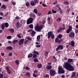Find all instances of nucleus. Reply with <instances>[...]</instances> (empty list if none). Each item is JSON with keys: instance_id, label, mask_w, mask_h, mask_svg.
<instances>
[{"instance_id": "obj_37", "label": "nucleus", "mask_w": 78, "mask_h": 78, "mask_svg": "<svg viewBox=\"0 0 78 78\" xmlns=\"http://www.w3.org/2000/svg\"><path fill=\"white\" fill-rule=\"evenodd\" d=\"M34 54H36V55H39V52L38 51H36L34 50Z\"/></svg>"}, {"instance_id": "obj_17", "label": "nucleus", "mask_w": 78, "mask_h": 78, "mask_svg": "<svg viewBox=\"0 0 78 78\" xmlns=\"http://www.w3.org/2000/svg\"><path fill=\"white\" fill-rule=\"evenodd\" d=\"M3 24L6 28H8L9 27V24L8 23H4Z\"/></svg>"}, {"instance_id": "obj_31", "label": "nucleus", "mask_w": 78, "mask_h": 78, "mask_svg": "<svg viewBox=\"0 0 78 78\" xmlns=\"http://www.w3.org/2000/svg\"><path fill=\"white\" fill-rule=\"evenodd\" d=\"M27 39H28L29 41H31V37H26Z\"/></svg>"}, {"instance_id": "obj_29", "label": "nucleus", "mask_w": 78, "mask_h": 78, "mask_svg": "<svg viewBox=\"0 0 78 78\" xmlns=\"http://www.w3.org/2000/svg\"><path fill=\"white\" fill-rule=\"evenodd\" d=\"M34 12L35 14H37V9H35L34 10Z\"/></svg>"}, {"instance_id": "obj_58", "label": "nucleus", "mask_w": 78, "mask_h": 78, "mask_svg": "<svg viewBox=\"0 0 78 78\" xmlns=\"http://www.w3.org/2000/svg\"><path fill=\"white\" fill-rule=\"evenodd\" d=\"M9 55L10 56H12V53L10 52L9 53Z\"/></svg>"}, {"instance_id": "obj_21", "label": "nucleus", "mask_w": 78, "mask_h": 78, "mask_svg": "<svg viewBox=\"0 0 78 78\" xmlns=\"http://www.w3.org/2000/svg\"><path fill=\"white\" fill-rule=\"evenodd\" d=\"M25 20H20V23H26Z\"/></svg>"}, {"instance_id": "obj_47", "label": "nucleus", "mask_w": 78, "mask_h": 78, "mask_svg": "<svg viewBox=\"0 0 78 78\" xmlns=\"http://www.w3.org/2000/svg\"><path fill=\"white\" fill-rule=\"evenodd\" d=\"M48 55V52L47 51L45 52V56H47V55Z\"/></svg>"}, {"instance_id": "obj_43", "label": "nucleus", "mask_w": 78, "mask_h": 78, "mask_svg": "<svg viewBox=\"0 0 78 78\" xmlns=\"http://www.w3.org/2000/svg\"><path fill=\"white\" fill-rule=\"evenodd\" d=\"M17 36L18 38H19L20 39V38H22V37H21V36H20V34H18L17 35Z\"/></svg>"}, {"instance_id": "obj_51", "label": "nucleus", "mask_w": 78, "mask_h": 78, "mask_svg": "<svg viewBox=\"0 0 78 78\" xmlns=\"http://www.w3.org/2000/svg\"><path fill=\"white\" fill-rule=\"evenodd\" d=\"M59 50V46H58V47L56 48V51H58Z\"/></svg>"}, {"instance_id": "obj_1", "label": "nucleus", "mask_w": 78, "mask_h": 78, "mask_svg": "<svg viewBox=\"0 0 78 78\" xmlns=\"http://www.w3.org/2000/svg\"><path fill=\"white\" fill-rule=\"evenodd\" d=\"M63 66L67 70H68L69 71H73L74 70L73 66L71 65L70 64L67 62L64 63L63 65Z\"/></svg>"}, {"instance_id": "obj_28", "label": "nucleus", "mask_w": 78, "mask_h": 78, "mask_svg": "<svg viewBox=\"0 0 78 78\" xmlns=\"http://www.w3.org/2000/svg\"><path fill=\"white\" fill-rule=\"evenodd\" d=\"M29 27L30 28H31L32 29V28H33V25L32 24L29 25Z\"/></svg>"}, {"instance_id": "obj_38", "label": "nucleus", "mask_w": 78, "mask_h": 78, "mask_svg": "<svg viewBox=\"0 0 78 78\" xmlns=\"http://www.w3.org/2000/svg\"><path fill=\"white\" fill-rule=\"evenodd\" d=\"M1 8L5 9H6V6L5 5H2L1 6Z\"/></svg>"}, {"instance_id": "obj_44", "label": "nucleus", "mask_w": 78, "mask_h": 78, "mask_svg": "<svg viewBox=\"0 0 78 78\" xmlns=\"http://www.w3.org/2000/svg\"><path fill=\"white\" fill-rule=\"evenodd\" d=\"M36 14L38 16H41L42 15V13H37Z\"/></svg>"}, {"instance_id": "obj_10", "label": "nucleus", "mask_w": 78, "mask_h": 78, "mask_svg": "<svg viewBox=\"0 0 78 78\" xmlns=\"http://www.w3.org/2000/svg\"><path fill=\"white\" fill-rule=\"evenodd\" d=\"M69 44L71 45L72 47H73L75 46V42H74L73 40H72L71 41V42H69Z\"/></svg>"}, {"instance_id": "obj_14", "label": "nucleus", "mask_w": 78, "mask_h": 78, "mask_svg": "<svg viewBox=\"0 0 78 78\" xmlns=\"http://www.w3.org/2000/svg\"><path fill=\"white\" fill-rule=\"evenodd\" d=\"M16 27L18 28H19V27H20L22 26V24H20V23L19 22L17 23L16 24Z\"/></svg>"}, {"instance_id": "obj_41", "label": "nucleus", "mask_w": 78, "mask_h": 78, "mask_svg": "<svg viewBox=\"0 0 78 78\" xmlns=\"http://www.w3.org/2000/svg\"><path fill=\"white\" fill-rule=\"evenodd\" d=\"M63 4L64 5H68L69 2L67 1H65L63 2Z\"/></svg>"}, {"instance_id": "obj_16", "label": "nucleus", "mask_w": 78, "mask_h": 78, "mask_svg": "<svg viewBox=\"0 0 78 78\" xmlns=\"http://www.w3.org/2000/svg\"><path fill=\"white\" fill-rule=\"evenodd\" d=\"M6 48L8 50H12V47L11 46L7 47Z\"/></svg>"}, {"instance_id": "obj_48", "label": "nucleus", "mask_w": 78, "mask_h": 78, "mask_svg": "<svg viewBox=\"0 0 78 78\" xmlns=\"http://www.w3.org/2000/svg\"><path fill=\"white\" fill-rule=\"evenodd\" d=\"M35 46L37 48H39L41 47V45L39 44L36 45Z\"/></svg>"}, {"instance_id": "obj_22", "label": "nucleus", "mask_w": 78, "mask_h": 78, "mask_svg": "<svg viewBox=\"0 0 78 78\" xmlns=\"http://www.w3.org/2000/svg\"><path fill=\"white\" fill-rule=\"evenodd\" d=\"M36 34V32L32 30L31 33V34L32 35H33L34 36V35Z\"/></svg>"}, {"instance_id": "obj_50", "label": "nucleus", "mask_w": 78, "mask_h": 78, "mask_svg": "<svg viewBox=\"0 0 78 78\" xmlns=\"http://www.w3.org/2000/svg\"><path fill=\"white\" fill-rule=\"evenodd\" d=\"M28 42V40H27L24 41V44H27V43Z\"/></svg>"}, {"instance_id": "obj_55", "label": "nucleus", "mask_w": 78, "mask_h": 78, "mask_svg": "<svg viewBox=\"0 0 78 78\" xmlns=\"http://www.w3.org/2000/svg\"><path fill=\"white\" fill-rule=\"evenodd\" d=\"M5 69H6V70H7V71L8 70H9V68L8 66L6 67Z\"/></svg>"}, {"instance_id": "obj_54", "label": "nucleus", "mask_w": 78, "mask_h": 78, "mask_svg": "<svg viewBox=\"0 0 78 78\" xmlns=\"http://www.w3.org/2000/svg\"><path fill=\"white\" fill-rule=\"evenodd\" d=\"M34 1L35 3V4H36V3H39V2H38V0H34Z\"/></svg>"}, {"instance_id": "obj_24", "label": "nucleus", "mask_w": 78, "mask_h": 78, "mask_svg": "<svg viewBox=\"0 0 78 78\" xmlns=\"http://www.w3.org/2000/svg\"><path fill=\"white\" fill-rule=\"evenodd\" d=\"M58 46L59 49H61V50L63 49V46L60 45Z\"/></svg>"}, {"instance_id": "obj_13", "label": "nucleus", "mask_w": 78, "mask_h": 78, "mask_svg": "<svg viewBox=\"0 0 78 78\" xmlns=\"http://www.w3.org/2000/svg\"><path fill=\"white\" fill-rule=\"evenodd\" d=\"M47 69L48 70H50L52 68V66L51 65H48L46 67Z\"/></svg>"}, {"instance_id": "obj_34", "label": "nucleus", "mask_w": 78, "mask_h": 78, "mask_svg": "<svg viewBox=\"0 0 78 78\" xmlns=\"http://www.w3.org/2000/svg\"><path fill=\"white\" fill-rule=\"evenodd\" d=\"M40 35H38L37 36V42H39V39H40Z\"/></svg>"}, {"instance_id": "obj_8", "label": "nucleus", "mask_w": 78, "mask_h": 78, "mask_svg": "<svg viewBox=\"0 0 78 78\" xmlns=\"http://www.w3.org/2000/svg\"><path fill=\"white\" fill-rule=\"evenodd\" d=\"M72 27L71 26H69V28L66 31V33L68 34L70 32V31H72Z\"/></svg>"}, {"instance_id": "obj_39", "label": "nucleus", "mask_w": 78, "mask_h": 78, "mask_svg": "<svg viewBox=\"0 0 78 78\" xmlns=\"http://www.w3.org/2000/svg\"><path fill=\"white\" fill-rule=\"evenodd\" d=\"M26 5L27 7H28L30 6V3L29 2H27L26 3Z\"/></svg>"}, {"instance_id": "obj_19", "label": "nucleus", "mask_w": 78, "mask_h": 78, "mask_svg": "<svg viewBox=\"0 0 78 78\" xmlns=\"http://www.w3.org/2000/svg\"><path fill=\"white\" fill-rule=\"evenodd\" d=\"M73 61V59L71 58H69L67 60L68 62H72Z\"/></svg>"}, {"instance_id": "obj_63", "label": "nucleus", "mask_w": 78, "mask_h": 78, "mask_svg": "<svg viewBox=\"0 0 78 78\" xmlns=\"http://www.w3.org/2000/svg\"><path fill=\"white\" fill-rule=\"evenodd\" d=\"M45 21L44 20H43L42 22V23H43V24H45Z\"/></svg>"}, {"instance_id": "obj_61", "label": "nucleus", "mask_w": 78, "mask_h": 78, "mask_svg": "<svg viewBox=\"0 0 78 78\" xmlns=\"http://www.w3.org/2000/svg\"><path fill=\"white\" fill-rule=\"evenodd\" d=\"M78 29H76L75 30V33H76L77 34L78 33Z\"/></svg>"}, {"instance_id": "obj_56", "label": "nucleus", "mask_w": 78, "mask_h": 78, "mask_svg": "<svg viewBox=\"0 0 78 78\" xmlns=\"http://www.w3.org/2000/svg\"><path fill=\"white\" fill-rule=\"evenodd\" d=\"M26 75H27V76H30V73H26Z\"/></svg>"}, {"instance_id": "obj_25", "label": "nucleus", "mask_w": 78, "mask_h": 78, "mask_svg": "<svg viewBox=\"0 0 78 78\" xmlns=\"http://www.w3.org/2000/svg\"><path fill=\"white\" fill-rule=\"evenodd\" d=\"M75 73H76V72H73L72 73V77H75Z\"/></svg>"}, {"instance_id": "obj_32", "label": "nucleus", "mask_w": 78, "mask_h": 78, "mask_svg": "<svg viewBox=\"0 0 78 78\" xmlns=\"http://www.w3.org/2000/svg\"><path fill=\"white\" fill-rule=\"evenodd\" d=\"M61 18H59L57 19V20H56L57 22H61Z\"/></svg>"}, {"instance_id": "obj_11", "label": "nucleus", "mask_w": 78, "mask_h": 78, "mask_svg": "<svg viewBox=\"0 0 78 78\" xmlns=\"http://www.w3.org/2000/svg\"><path fill=\"white\" fill-rule=\"evenodd\" d=\"M61 39L59 40V38L57 37L55 39V42H58V43H60L61 42Z\"/></svg>"}, {"instance_id": "obj_35", "label": "nucleus", "mask_w": 78, "mask_h": 78, "mask_svg": "<svg viewBox=\"0 0 78 78\" xmlns=\"http://www.w3.org/2000/svg\"><path fill=\"white\" fill-rule=\"evenodd\" d=\"M9 30V31H11V33H14V29H10Z\"/></svg>"}, {"instance_id": "obj_18", "label": "nucleus", "mask_w": 78, "mask_h": 78, "mask_svg": "<svg viewBox=\"0 0 78 78\" xmlns=\"http://www.w3.org/2000/svg\"><path fill=\"white\" fill-rule=\"evenodd\" d=\"M17 42H18V40H14L12 41V43L13 44H15L17 43Z\"/></svg>"}, {"instance_id": "obj_57", "label": "nucleus", "mask_w": 78, "mask_h": 78, "mask_svg": "<svg viewBox=\"0 0 78 78\" xmlns=\"http://www.w3.org/2000/svg\"><path fill=\"white\" fill-rule=\"evenodd\" d=\"M52 11L53 13H56V11H55L53 10H52Z\"/></svg>"}, {"instance_id": "obj_30", "label": "nucleus", "mask_w": 78, "mask_h": 78, "mask_svg": "<svg viewBox=\"0 0 78 78\" xmlns=\"http://www.w3.org/2000/svg\"><path fill=\"white\" fill-rule=\"evenodd\" d=\"M5 25H4V24H3L1 26V28L2 30H4L5 29Z\"/></svg>"}, {"instance_id": "obj_49", "label": "nucleus", "mask_w": 78, "mask_h": 78, "mask_svg": "<svg viewBox=\"0 0 78 78\" xmlns=\"http://www.w3.org/2000/svg\"><path fill=\"white\" fill-rule=\"evenodd\" d=\"M7 72L9 74H11V71L9 70H7Z\"/></svg>"}, {"instance_id": "obj_53", "label": "nucleus", "mask_w": 78, "mask_h": 78, "mask_svg": "<svg viewBox=\"0 0 78 78\" xmlns=\"http://www.w3.org/2000/svg\"><path fill=\"white\" fill-rule=\"evenodd\" d=\"M25 69L26 70H30V68H29L28 67V66H26V67H25Z\"/></svg>"}, {"instance_id": "obj_62", "label": "nucleus", "mask_w": 78, "mask_h": 78, "mask_svg": "<svg viewBox=\"0 0 78 78\" xmlns=\"http://www.w3.org/2000/svg\"><path fill=\"white\" fill-rule=\"evenodd\" d=\"M50 19H51L50 17H49L48 18V21H50Z\"/></svg>"}, {"instance_id": "obj_46", "label": "nucleus", "mask_w": 78, "mask_h": 78, "mask_svg": "<svg viewBox=\"0 0 78 78\" xmlns=\"http://www.w3.org/2000/svg\"><path fill=\"white\" fill-rule=\"evenodd\" d=\"M3 78V74H0V78Z\"/></svg>"}, {"instance_id": "obj_7", "label": "nucleus", "mask_w": 78, "mask_h": 78, "mask_svg": "<svg viewBox=\"0 0 78 78\" xmlns=\"http://www.w3.org/2000/svg\"><path fill=\"white\" fill-rule=\"evenodd\" d=\"M24 39H22L20 40L19 42V45H23L24 44Z\"/></svg>"}, {"instance_id": "obj_2", "label": "nucleus", "mask_w": 78, "mask_h": 78, "mask_svg": "<svg viewBox=\"0 0 78 78\" xmlns=\"http://www.w3.org/2000/svg\"><path fill=\"white\" fill-rule=\"evenodd\" d=\"M43 27H44V25L39 26L38 24H37L35 27V30L36 31L39 32L41 31V30L43 28Z\"/></svg>"}, {"instance_id": "obj_23", "label": "nucleus", "mask_w": 78, "mask_h": 78, "mask_svg": "<svg viewBox=\"0 0 78 78\" xmlns=\"http://www.w3.org/2000/svg\"><path fill=\"white\" fill-rule=\"evenodd\" d=\"M32 56H33V54H32V53H30L28 55V58H31Z\"/></svg>"}, {"instance_id": "obj_42", "label": "nucleus", "mask_w": 78, "mask_h": 78, "mask_svg": "<svg viewBox=\"0 0 78 78\" xmlns=\"http://www.w3.org/2000/svg\"><path fill=\"white\" fill-rule=\"evenodd\" d=\"M12 37H11V36H8L7 37V39H11Z\"/></svg>"}, {"instance_id": "obj_33", "label": "nucleus", "mask_w": 78, "mask_h": 78, "mask_svg": "<svg viewBox=\"0 0 78 78\" xmlns=\"http://www.w3.org/2000/svg\"><path fill=\"white\" fill-rule=\"evenodd\" d=\"M62 31V27H61L58 30L57 32L58 33H59V32H61V31Z\"/></svg>"}, {"instance_id": "obj_26", "label": "nucleus", "mask_w": 78, "mask_h": 78, "mask_svg": "<svg viewBox=\"0 0 78 78\" xmlns=\"http://www.w3.org/2000/svg\"><path fill=\"white\" fill-rule=\"evenodd\" d=\"M49 76L48 74H44L43 75V77L44 78H47L48 77H49Z\"/></svg>"}, {"instance_id": "obj_59", "label": "nucleus", "mask_w": 78, "mask_h": 78, "mask_svg": "<svg viewBox=\"0 0 78 78\" xmlns=\"http://www.w3.org/2000/svg\"><path fill=\"white\" fill-rule=\"evenodd\" d=\"M42 6H44V7H46L47 6V5H45L43 3L42 4Z\"/></svg>"}, {"instance_id": "obj_5", "label": "nucleus", "mask_w": 78, "mask_h": 78, "mask_svg": "<svg viewBox=\"0 0 78 78\" xmlns=\"http://www.w3.org/2000/svg\"><path fill=\"white\" fill-rule=\"evenodd\" d=\"M33 19L32 18H29L27 20V25H29L30 23H33Z\"/></svg>"}, {"instance_id": "obj_64", "label": "nucleus", "mask_w": 78, "mask_h": 78, "mask_svg": "<svg viewBox=\"0 0 78 78\" xmlns=\"http://www.w3.org/2000/svg\"><path fill=\"white\" fill-rule=\"evenodd\" d=\"M51 14V11H49L48 12V14Z\"/></svg>"}, {"instance_id": "obj_6", "label": "nucleus", "mask_w": 78, "mask_h": 78, "mask_svg": "<svg viewBox=\"0 0 78 78\" xmlns=\"http://www.w3.org/2000/svg\"><path fill=\"white\" fill-rule=\"evenodd\" d=\"M50 75L51 76H55L56 74V71L55 70L51 69L50 70Z\"/></svg>"}, {"instance_id": "obj_4", "label": "nucleus", "mask_w": 78, "mask_h": 78, "mask_svg": "<svg viewBox=\"0 0 78 78\" xmlns=\"http://www.w3.org/2000/svg\"><path fill=\"white\" fill-rule=\"evenodd\" d=\"M50 36H51V39H53L55 38V35L53 34L52 33V32L50 31L48 33V39H49L50 37Z\"/></svg>"}, {"instance_id": "obj_27", "label": "nucleus", "mask_w": 78, "mask_h": 78, "mask_svg": "<svg viewBox=\"0 0 78 78\" xmlns=\"http://www.w3.org/2000/svg\"><path fill=\"white\" fill-rule=\"evenodd\" d=\"M34 61L35 62H39V60L37 58L34 59Z\"/></svg>"}, {"instance_id": "obj_40", "label": "nucleus", "mask_w": 78, "mask_h": 78, "mask_svg": "<svg viewBox=\"0 0 78 78\" xmlns=\"http://www.w3.org/2000/svg\"><path fill=\"white\" fill-rule=\"evenodd\" d=\"M15 62L17 65H19V60H16Z\"/></svg>"}, {"instance_id": "obj_36", "label": "nucleus", "mask_w": 78, "mask_h": 78, "mask_svg": "<svg viewBox=\"0 0 78 78\" xmlns=\"http://www.w3.org/2000/svg\"><path fill=\"white\" fill-rule=\"evenodd\" d=\"M57 37L59 39H61V38L62 37V35L61 34H59L58 36Z\"/></svg>"}, {"instance_id": "obj_9", "label": "nucleus", "mask_w": 78, "mask_h": 78, "mask_svg": "<svg viewBox=\"0 0 78 78\" xmlns=\"http://www.w3.org/2000/svg\"><path fill=\"white\" fill-rule=\"evenodd\" d=\"M69 36L70 37H75V33L71 32L69 34Z\"/></svg>"}, {"instance_id": "obj_15", "label": "nucleus", "mask_w": 78, "mask_h": 78, "mask_svg": "<svg viewBox=\"0 0 78 78\" xmlns=\"http://www.w3.org/2000/svg\"><path fill=\"white\" fill-rule=\"evenodd\" d=\"M30 17H32V19H33V20L35 19L36 17V15H34L33 14H31L30 15Z\"/></svg>"}, {"instance_id": "obj_3", "label": "nucleus", "mask_w": 78, "mask_h": 78, "mask_svg": "<svg viewBox=\"0 0 78 78\" xmlns=\"http://www.w3.org/2000/svg\"><path fill=\"white\" fill-rule=\"evenodd\" d=\"M58 74H60L61 73H64V70L63 69V68L61 67V66H59L58 68Z\"/></svg>"}, {"instance_id": "obj_45", "label": "nucleus", "mask_w": 78, "mask_h": 78, "mask_svg": "<svg viewBox=\"0 0 78 78\" xmlns=\"http://www.w3.org/2000/svg\"><path fill=\"white\" fill-rule=\"evenodd\" d=\"M37 57V55L36 54H33V58H36Z\"/></svg>"}, {"instance_id": "obj_60", "label": "nucleus", "mask_w": 78, "mask_h": 78, "mask_svg": "<svg viewBox=\"0 0 78 78\" xmlns=\"http://www.w3.org/2000/svg\"><path fill=\"white\" fill-rule=\"evenodd\" d=\"M8 12H7L6 13H5L4 15V16H8Z\"/></svg>"}, {"instance_id": "obj_52", "label": "nucleus", "mask_w": 78, "mask_h": 78, "mask_svg": "<svg viewBox=\"0 0 78 78\" xmlns=\"http://www.w3.org/2000/svg\"><path fill=\"white\" fill-rule=\"evenodd\" d=\"M33 76L34 77H37V75L36 74H35V73H34L33 74Z\"/></svg>"}, {"instance_id": "obj_12", "label": "nucleus", "mask_w": 78, "mask_h": 78, "mask_svg": "<svg viewBox=\"0 0 78 78\" xmlns=\"http://www.w3.org/2000/svg\"><path fill=\"white\" fill-rule=\"evenodd\" d=\"M30 5L31 6H34L36 5V2L34 1H31L30 2Z\"/></svg>"}, {"instance_id": "obj_20", "label": "nucleus", "mask_w": 78, "mask_h": 78, "mask_svg": "<svg viewBox=\"0 0 78 78\" xmlns=\"http://www.w3.org/2000/svg\"><path fill=\"white\" fill-rule=\"evenodd\" d=\"M37 67L39 69L41 68V67H42V64H38L37 65Z\"/></svg>"}]
</instances>
